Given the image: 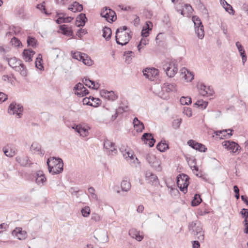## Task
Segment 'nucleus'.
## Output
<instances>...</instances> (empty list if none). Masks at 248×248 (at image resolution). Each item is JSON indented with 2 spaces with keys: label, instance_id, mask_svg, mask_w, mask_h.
Wrapping results in <instances>:
<instances>
[{
  "label": "nucleus",
  "instance_id": "f257e3e1",
  "mask_svg": "<svg viewBox=\"0 0 248 248\" xmlns=\"http://www.w3.org/2000/svg\"><path fill=\"white\" fill-rule=\"evenodd\" d=\"M188 230L195 239H198L201 243L204 242V231L202 225L198 221H192L189 223Z\"/></svg>",
  "mask_w": 248,
  "mask_h": 248
},
{
  "label": "nucleus",
  "instance_id": "f03ea898",
  "mask_svg": "<svg viewBox=\"0 0 248 248\" xmlns=\"http://www.w3.org/2000/svg\"><path fill=\"white\" fill-rule=\"evenodd\" d=\"M126 26H123L118 28L116 31L115 39L116 43L122 46L125 45L127 44L130 38H131L132 34L131 32H125L127 30Z\"/></svg>",
  "mask_w": 248,
  "mask_h": 248
},
{
  "label": "nucleus",
  "instance_id": "7ed1b4c3",
  "mask_svg": "<svg viewBox=\"0 0 248 248\" xmlns=\"http://www.w3.org/2000/svg\"><path fill=\"white\" fill-rule=\"evenodd\" d=\"M192 20L194 24L195 32L198 38L202 39L204 36V31L203 26L200 18L194 16L192 17Z\"/></svg>",
  "mask_w": 248,
  "mask_h": 248
},
{
  "label": "nucleus",
  "instance_id": "20e7f679",
  "mask_svg": "<svg viewBox=\"0 0 248 248\" xmlns=\"http://www.w3.org/2000/svg\"><path fill=\"white\" fill-rule=\"evenodd\" d=\"M189 177L184 173L180 174L177 177V184L180 190L186 193L187 191L189 185Z\"/></svg>",
  "mask_w": 248,
  "mask_h": 248
},
{
  "label": "nucleus",
  "instance_id": "39448f33",
  "mask_svg": "<svg viewBox=\"0 0 248 248\" xmlns=\"http://www.w3.org/2000/svg\"><path fill=\"white\" fill-rule=\"evenodd\" d=\"M72 58L82 62L86 65L90 66L93 64V61L86 54L80 52H71Z\"/></svg>",
  "mask_w": 248,
  "mask_h": 248
},
{
  "label": "nucleus",
  "instance_id": "423d86ee",
  "mask_svg": "<svg viewBox=\"0 0 248 248\" xmlns=\"http://www.w3.org/2000/svg\"><path fill=\"white\" fill-rule=\"evenodd\" d=\"M50 159H48L47 161V164L48 166V169L49 173H51L53 175L61 173L63 170V163L62 159H59L58 162L57 163V165L55 166L51 165L50 164Z\"/></svg>",
  "mask_w": 248,
  "mask_h": 248
},
{
  "label": "nucleus",
  "instance_id": "0eeeda50",
  "mask_svg": "<svg viewBox=\"0 0 248 248\" xmlns=\"http://www.w3.org/2000/svg\"><path fill=\"white\" fill-rule=\"evenodd\" d=\"M23 110V107L20 104L13 102L9 107L8 112L10 114L16 115L17 118H21Z\"/></svg>",
  "mask_w": 248,
  "mask_h": 248
},
{
  "label": "nucleus",
  "instance_id": "6e6552de",
  "mask_svg": "<svg viewBox=\"0 0 248 248\" xmlns=\"http://www.w3.org/2000/svg\"><path fill=\"white\" fill-rule=\"evenodd\" d=\"M100 15L102 17L105 18L106 20L109 22H113L117 18L115 12L107 7L103 8Z\"/></svg>",
  "mask_w": 248,
  "mask_h": 248
},
{
  "label": "nucleus",
  "instance_id": "1a4fd4ad",
  "mask_svg": "<svg viewBox=\"0 0 248 248\" xmlns=\"http://www.w3.org/2000/svg\"><path fill=\"white\" fill-rule=\"evenodd\" d=\"M143 75L151 81H154L158 78L159 71L155 68L145 69L143 71Z\"/></svg>",
  "mask_w": 248,
  "mask_h": 248
},
{
  "label": "nucleus",
  "instance_id": "9d476101",
  "mask_svg": "<svg viewBox=\"0 0 248 248\" xmlns=\"http://www.w3.org/2000/svg\"><path fill=\"white\" fill-rule=\"evenodd\" d=\"M94 236L98 241L101 243H106L108 241V232L105 230H95Z\"/></svg>",
  "mask_w": 248,
  "mask_h": 248
},
{
  "label": "nucleus",
  "instance_id": "9b49d317",
  "mask_svg": "<svg viewBox=\"0 0 248 248\" xmlns=\"http://www.w3.org/2000/svg\"><path fill=\"white\" fill-rule=\"evenodd\" d=\"M199 93L202 96L206 95H212L214 91L210 87H207L202 83H199L197 85Z\"/></svg>",
  "mask_w": 248,
  "mask_h": 248
},
{
  "label": "nucleus",
  "instance_id": "f8f14e48",
  "mask_svg": "<svg viewBox=\"0 0 248 248\" xmlns=\"http://www.w3.org/2000/svg\"><path fill=\"white\" fill-rule=\"evenodd\" d=\"M163 69L166 71V74L168 77L170 78L173 77L177 72V64L171 62L166 68L164 66Z\"/></svg>",
  "mask_w": 248,
  "mask_h": 248
},
{
  "label": "nucleus",
  "instance_id": "ddd939ff",
  "mask_svg": "<svg viewBox=\"0 0 248 248\" xmlns=\"http://www.w3.org/2000/svg\"><path fill=\"white\" fill-rule=\"evenodd\" d=\"M223 146H224L228 150L231 151L232 153H236L239 150V146L234 141L225 140L222 142Z\"/></svg>",
  "mask_w": 248,
  "mask_h": 248
},
{
  "label": "nucleus",
  "instance_id": "4468645a",
  "mask_svg": "<svg viewBox=\"0 0 248 248\" xmlns=\"http://www.w3.org/2000/svg\"><path fill=\"white\" fill-rule=\"evenodd\" d=\"M100 94L101 97L112 101L116 100L118 98L117 95H116L113 91L102 90L100 92Z\"/></svg>",
  "mask_w": 248,
  "mask_h": 248
},
{
  "label": "nucleus",
  "instance_id": "2eb2a0df",
  "mask_svg": "<svg viewBox=\"0 0 248 248\" xmlns=\"http://www.w3.org/2000/svg\"><path fill=\"white\" fill-rule=\"evenodd\" d=\"M12 233L13 236L20 240H25L27 237V232L23 231L22 229L20 227H16L13 231Z\"/></svg>",
  "mask_w": 248,
  "mask_h": 248
},
{
  "label": "nucleus",
  "instance_id": "dca6fc26",
  "mask_svg": "<svg viewBox=\"0 0 248 248\" xmlns=\"http://www.w3.org/2000/svg\"><path fill=\"white\" fill-rule=\"evenodd\" d=\"M187 144L192 148L201 152H205L207 150V148L203 144L196 142L192 140H188Z\"/></svg>",
  "mask_w": 248,
  "mask_h": 248
},
{
  "label": "nucleus",
  "instance_id": "f3484780",
  "mask_svg": "<svg viewBox=\"0 0 248 248\" xmlns=\"http://www.w3.org/2000/svg\"><path fill=\"white\" fill-rule=\"evenodd\" d=\"M75 94L78 96H83L89 93L88 90L81 83H78L74 87Z\"/></svg>",
  "mask_w": 248,
  "mask_h": 248
},
{
  "label": "nucleus",
  "instance_id": "a211bd4d",
  "mask_svg": "<svg viewBox=\"0 0 248 248\" xmlns=\"http://www.w3.org/2000/svg\"><path fill=\"white\" fill-rule=\"evenodd\" d=\"M146 181L153 185L158 184V179L156 175L150 171H147L145 174Z\"/></svg>",
  "mask_w": 248,
  "mask_h": 248
},
{
  "label": "nucleus",
  "instance_id": "6ab92c4d",
  "mask_svg": "<svg viewBox=\"0 0 248 248\" xmlns=\"http://www.w3.org/2000/svg\"><path fill=\"white\" fill-rule=\"evenodd\" d=\"M30 150L32 153L43 156L45 151L41 149V146L37 142H33L31 145Z\"/></svg>",
  "mask_w": 248,
  "mask_h": 248
},
{
  "label": "nucleus",
  "instance_id": "aec40b11",
  "mask_svg": "<svg viewBox=\"0 0 248 248\" xmlns=\"http://www.w3.org/2000/svg\"><path fill=\"white\" fill-rule=\"evenodd\" d=\"M35 177L36 183L39 186H43L46 180L45 174L41 170L36 172Z\"/></svg>",
  "mask_w": 248,
  "mask_h": 248
},
{
  "label": "nucleus",
  "instance_id": "412c9836",
  "mask_svg": "<svg viewBox=\"0 0 248 248\" xmlns=\"http://www.w3.org/2000/svg\"><path fill=\"white\" fill-rule=\"evenodd\" d=\"M141 139L146 144L149 141L148 144L150 147H152L154 145L155 142V139L153 138L152 135L150 133H144L142 136Z\"/></svg>",
  "mask_w": 248,
  "mask_h": 248
},
{
  "label": "nucleus",
  "instance_id": "4be33fe9",
  "mask_svg": "<svg viewBox=\"0 0 248 248\" xmlns=\"http://www.w3.org/2000/svg\"><path fill=\"white\" fill-rule=\"evenodd\" d=\"M104 147L106 149L108 150V151L112 154H115L117 153V149L115 143L108 140H105L104 142Z\"/></svg>",
  "mask_w": 248,
  "mask_h": 248
},
{
  "label": "nucleus",
  "instance_id": "5701e85b",
  "mask_svg": "<svg viewBox=\"0 0 248 248\" xmlns=\"http://www.w3.org/2000/svg\"><path fill=\"white\" fill-rule=\"evenodd\" d=\"M162 91L167 93L176 91V87L175 83H164L161 87Z\"/></svg>",
  "mask_w": 248,
  "mask_h": 248
},
{
  "label": "nucleus",
  "instance_id": "b1692460",
  "mask_svg": "<svg viewBox=\"0 0 248 248\" xmlns=\"http://www.w3.org/2000/svg\"><path fill=\"white\" fill-rule=\"evenodd\" d=\"M82 81L86 86L93 89L97 90L99 87L98 83L95 84L93 80H91L89 78H85L83 79Z\"/></svg>",
  "mask_w": 248,
  "mask_h": 248
},
{
  "label": "nucleus",
  "instance_id": "393cba45",
  "mask_svg": "<svg viewBox=\"0 0 248 248\" xmlns=\"http://www.w3.org/2000/svg\"><path fill=\"white\" fill-rule=\"evenodd\" d=\"M134 127L138 132H141L144 129V126L142 122L139 120L138 118L135 117L133 121Z\"/></svg>",
  "mask_w": 248,
  "mask_h": 248
},
{
  "label": "nucleus",
  "instance_id": "a878e982",
  "mask_svg": "<svg viewBox=\"0 0 248 248\" xmlns=\"http://www.w3.org/2000/svg\"><path fill=\"white\" fill-rule=\"evenodd\" d=\"M181 74L183 75V78L187 81H191L194 78V75L189 72L185 68H183L181 70Z\"/></svg>",
  "mask_w": 248,
  "mask_h": 248
},
{
  "label": "nucleus",
  "instance_id": "bb28decb",
  "mask_svg": "<svg viewBox=\"0 0 248 248\" xmlns=\"http://www.w3.org/2000/svg\"><path fill=\"white\" fill-rule=\"evenodd\" d=\"M16 161L21 166H26L30 165V160L27 156H17L16 157Z\"/></svg>",
  "mask_w": 248,
  "mask_h": 248
},
{
  "label": "nucleus",
  "instance_id": "cd10ccee",
  "mask_svg": "<svg viewBox=\"0 0 248 248\" xmlns=\"http://www.w3.org/2000/svg\"><path fill=\"white\" fill-rule=\"evenodd\" d=\"M16 71L18 72L23 77L27 76V69L24 64L21 62L20 64L18 65L16 68L14 69Z\"/></svg>",
  "mask_w": 248,
  "mask_h": 248
},
{
  "label": "nucleus",
  "instance_id": "c85d7f7f",
  "mask_svg": "<svg viewBox=\"0 0 248 248\" xmlns=\"http://www.w3.org/2000/svg\"><path fill=\"white\" fill-rule=\"evenodd\" d=\"M235 45L240 53V55L242 57V62L243 64H244L247 61V56L245 55V51L239 42H237Z\"/></svg>",
  "mask_w": 248,
  "mask_h": 248
},
{
  "label": "nucleus",
  "instance_id": "c756f323",
  "mask_svg": "<svg viewBox=\"0 0 248 248\" xmlns=\"http://www.w3.org/2000/svg\"><path fill=\"white\" fill-rule=\"evenodd\" d=\"M35 52L32 50L25 49L23 52V56L26 62H30L32 61V57Z\"/></svg>",
  "mask_w": 248,
  "mask_h": 248
},
{
  "label": "nucleus",
  "instance_id": "7c9ffc66",
  "mask_svg": "<svg viewBox=\"0 0 248 248\" xmlns=\"http://www.w3.org/2000/svg\"><path fill=\"white\" fill-rule=\"evenodd\" d=\"M68 9L70 11H73L74 12H80L83 10V6L78 2L75 1L72 4L71 6L68 8Z\"/></svg>",
  "mask_w": 248,
  "mask_h": 248
},
{
  "label": "nucleus",
  "instance_id": "2f4dec72",
  "mask_svg": "<svg viewBox=\"0 0 248 248\" xmlns=\"http://www.w3.org/2000/svg\"><path fill=\"white\" fill-rule=\"evenodd\" d=\"M87 19L86 17V15L84 14H80L77 17V22H78L79 24H77L78 27L84 26L85 24V23Z\"/></svg>",
  "mask_w": 248,
  "mask_h": 248
},
{
  "label": "nucleus",
  "instance_id": "473e14b6",
  "mask_svg": "<svg viewBox=\"0 0 248 248\" xmlns=\"http://www.w3.org/2000/svg\"><path fill=\"white\" fill-rule=\"evenodd\" d=\"M8 62L9 66L13 69H15L18 65L21 63V61L20 60H18L16 58L14 57L9 59Z\"/></svg>",
  "mask_w": 248,
  "mask_h": 248
},
{
  "label": "nucleus",
  "instance_id": "72a5a7b5",
  "mask_svg": "<svg viewBox=\"0 0 248 248\" xmlns=\"http://www.w3.org/2000/svg\"><path fill=\"white\" fill-rule=\"evenodd\" d=\"M103 37L106 39V40H108L111 35V30L110 28L105 27L103 29Z\"/></svg>",
  "mask_w": 248,
  "mask_h": 248
},
{
  "label": "nucleus",
  "instance_id": "f704fd0d",
  "mask_svg": "<svg viewBox=\"0 0 248 248\" xmlns=\"http://www.w3.org/2000/svg\"><path fill=\"white\" fill-rule=\"evenodd\" d=\"M121 187L122 191L127 192L131 188V184L127 181L123 180L121 182Z\"/></svg>",
  "mask_w": 248,
  "mask_h": 248
},
{
  "label": "nucleus",
  "instance_id": "c9c22d12",
  "mask_svg": "<svg viewBox=\"0 0 248 248\" xmlns=\"http://www.w3.org/2000/svg\"><path fill=\"white\" fill-rule=\"evenodd\" d=\"M202 201L201 196L199 194H196L194 195V199L191 202V205L193 206L198 205Z\"/></svg>",
  "mask_w": 248,
  "mask_h": 248
},
{
  "label": "nucleus",
  "instance_id": "e433bc0d",
  "mask_svg": "<svg viewBox=\"0 0 248 248\" xmlns=\"http://www.w3.org/2000/svg\"><path fill=\"white\" fill-rule=\"evenodd\" d=\"M124 56L125 57V62L129 63L132 60V58L134 57V52L132 51H128L124 53Z\"/></svg>",
  "mask_w": 248,
  "mask_h": 248
},
{
  "label": "nucleus",
  "instance_id": "4c0bfd02",
  "mask_svg": "<svg viewBox=\"0 0 248 248\" xmlns=\"http://www.w3.org/2000/svg\"><path fill=\"white\" fill-rule=\"evenodd\" d=\"M42 55L39 54L38 57L36 58V60L35 61V66L36 68L40 70H42L43 69L44 67L42 65V63L41 62L42 59Z\"/></svg>",
  "mask_w": 248,
  "mask_h": 248
},
{
  "label": "nucleus",
  "instance_id": "58836bf2",
  "mask_svg": "<svg viewBox=\"0 0 248 248\" xmlns=\"http://www.w3.org/2000/svg\"><path fill=\"white\" fill-rule=\"evenodd\" d=\"M181 104L183 105H189L192 102L191 98L189 97L182 96L180 99Z\"/></svg>",
  "mask_w": 248,
  "mask_h": 248
},
{
  "label": "nucleus",
  "instance_id": "ea45409f",
  "mask_svg": "<svg viewBox=\"0 0 248 248\" xmlns=\"http://www.w3.org/2000/svg\"><path fill=\"white\" fill-rule=\"evenodd\" d=\"M156 148L160 152H164L168 148V145L166 143L161 141L157 144Z\"/></svg>",
  "mask_w": 248,
  "mask_h": 248
},
{
  "label": "nucleus",
  "instance_id": "a19ab883",
  "mask_svg": "<svg viewBox=\"0 0 248 248\" xmlns=\"http://www.w3.org/2000/svg\"><path fill=\"white\" fill-rule=\"evenodd\" d=\"M88 192L90 194V197L94 201H98L97 195L94 193L95 189L93 187H90L88 188Z\"/></svg>",
  "mask_w": 248,
  "mask_h": 248
},
{
  "label": "nucleus",
  "instance_id": "79ce46f5",
  "mask_svg": "<svg viewBox=\"0 0 248 248\" xmlns=\"http://www.w3.org/2000/svg\"><path fill=\"white\" fill-rule=\"evenodd\" d=\"M160 165L161 162L159 160V159H158L157 161L154 162L150 165L157 171H160L162 170V168L160 166Z\"/></svg>",
  "mask_w": 248,
  "mask_h": 248
},
{
  "label": "nucleus",
  "instance_id": "37998d69",
  "mask_svg": "<svg viewBox=\"0 0 248 248\" xmlns=\"http://www.w3.org/2000/svg\"><path fill=\"white\" fill-rule=\"evenodd\" d=\"M195 105H196L198 106V107L202 109H205L207 105L208 102L205 101L203 100H198L195 104Z\"/></svg>",
  "mask_w": 248,
  "mask_h": 248
},
{
  "label": "nucleus",
  "instance_id": "c03bdc74",
  "mask_svg": "<svg viewBox=\"0 0 248 248\" xmlns=\"http://www.w3.org/2000/svg\"><path fill=\"white\" fill-rule=\"evenodd\" d=\"M240 214L243 216V217L245 218L244 222H245V224H248V209L243 208L240 212Z\"/></svg>",
  "mask_w": 248,
  "mask_h": 248
},
{
  "label": "nucleus",
  "instance_id": "a18cd8bd",
  "mask_svg": "<svg viewBox=\"0 0 248 248\" xmlns=\"http://www.w3.org/2000/svg\"><path fill=\"white\" fill-rule=\"evenodd\" d=\"M158 159L155 155L152 154H148L146 156V160L150 165Z\"/></svg>",
  "mask_w": 248,
  "mask_h": 248
},
{
  "label": "nucleus",
  "instance_id": "49530a36",
  "mask_svg": "<svg viewBox=\"0 0 248 248\" xmlns=\"http://www.w3.org/2000/svg\"><path fill=\"white\" fill-rule=\"evenodd\" d=\"M181 122L182 119L181 118L174 119L172 123V126L173 128L177 129L180 127Z\"/></svg>",
  "mask_w": 248,
  "mask_h": 248
},
{
  "label": "nucleus",
  "instance_id": "de8ad7c7",
  "mask_svg": "<svg viewBox=\"0 0 248 248\" xmlns=\"http://www.w3.org/2000/svg\"><path fill=\"white\" fill-rule=\"evenodd\" d=\"M4 154L9 157H12L15 155V150L13 149H5L4 150Z\"/></svg>",
  "mask_w": 248,
  "mask_h": 248
},
{
  "label": "nucleus",
  "instance_id": "09e8293b",
  "mask_svg": "<svg viewBox=\"0 0 248 248\" xmlns=\"http://www.w3.org/2000/svg\"><path fill=\"white\" fill-rule=\"evenodd\" d=\"M11 43L12 46L15 47H18L20 45H21V43L20 40L15 37H14L11 39Z\"/></svg>",
  "mask_w": 248,
  "mask_h": 248
},
{
  "label": "nucleus",
  "instance_id": "8fccbe9b",
  "mask_svg": "<svg viewBox=\"0 0 248 248\" xmlns=\"http://www.w3.org/2000/svg\"><path fill=\"white\" fill-rule=\"evenodd\" d=\"M60 29L62 31L63 34L64 35H69L70 34L72 33V32L68 30L67 26L65 25L60 26Z\"/></svg>",
  "mask_w": 248,
  "mask_h": 248
},
{
  "label": "nucleus",
  "instance_id": "3c124183",
  "mask_svg": "<svg viewBox=\"0 0 248 248\" xmlns=\"http://www.w3.org/2000/svg\"><path fill=\"white\" fill-rule=\"evenodd\" d=\"M81 214L84 217H88L90 214V209L89 207L86 206L82 209L81 211Z\"/></svg>",
  "mask_w": 248,
  "mask_h": 248
},
{
  "label": "nucleus",
  "instance_id": "603ef678",
  "mask_svg": "<svg viewBox=\"0 0 248 248\" xmlns=\"http://www.w3.org/2000/svg\"><path fill=\"white\" fill-rule=\"evenodd\" d=\"M223 0L225 1V4L227 5V7L225 8V10L227 12H228L230 14L233 15L234 14L235 12H234V10L233 9L232 6L230 4H229L225 1V0Z\"/></svg>",
  "mask_w": 248,
  "mask_h": 248
},
{
  "label": "nucleus",
  "instance_id": "864d4df0",
  "mask_svg": "<svg viewBox=\"0 0 248 248\" xmlns=\"http://www.w3.org/2000/svg\"><path fill=\"white\" fill-rule=\"evenodd\" d=\"M36 40L34 38L29 36L27 39V43L29 46H35Z\"/></svg>",
  "mask_w": 248,
  "mask_h": 248
},
{
  "label": "nucleus",
  "instance_id": "5fc2aeb1",
  "mask_svg": "<svg viewBox=\"0 0 248 248\" xmlns=\"http://www.w3.org/2000/svg\"><path fill=\"white\" fill-rule=\"evenodd\" d=\"M91 219L95 222H99L101 220V217L98 214L94 213L92 214Z\"/></svg>",
  "mask_w": 248,
  "mask_h": 248
},
{
  "label": "nucleus",
  "instance_id": "6e6d98bb",
  "mask_svg": "<svg viewBox=\"0 0 248 248\" xmlns=\"http://www.w3.org/2000/svg\"><path fill=\"white\" fill-rule=\"evenodd\" d=\"M128 110V107L127 106L124 107H119L118 109H116L117 112L119 113H123V112H126Z\"/></svg>",
  "mask_w": 248,
  "mask_h": 248
},
{
  "label": "nucleus",
  "instance_id": "4d7b16f0",
  "mask_svg": "<svg viewBox=\"0 0 248 248\" xmlns=\"http://www.w3.org/2000/svg\"><path fill=\"white\" fill-rule=\"evenodd\" d=\"M124 156L126 158L129 157L131 159H134L135 155H134L133 152L128 151L124 154Z\"/></svg>",
  "mask_w": 248,
  "mask_h": 248
},
{
  "label": "nucleus",
  "instance_id": "13d9d810",
  "mask_svg": "<svg viewBox=\"0 0 248 248\" xmlns=\"http://www.w3.org/2000/svg\"><path fill=\"white\" fill-rule=\"evenodd\" d=\"M216 133V135L220 136V139H224L225 138L223 135H226L227 133V129L217 131Z\"/></svg>",
  "mask_w": 248,
  "mask_h": 248
},
{
  "label": "nucleus",
  "instance_id": "bf43d9fd",
  "mask_svg": "<svg viewBox=\"0 0 248 248\" xmlns=\"http://www.w3.org/2000/svg\"><path fill=\"white\" fill-rule=\"evenodd\" d=\"M147 44H148V40L145 38H142L138 46V49L139 51H140L141 48V46L142 45H146Z\"/></svg>",
  "mask_w": 248,
  "mask_h": 248
},
{
  "label": "nucleus",
  "instance_id": "052dcab7",
  "mask_svg": "<svg viewBox=\"0 0 248 248\" xmlns=\"http://www.w3.org/2000/svg\"><path fill=\"white\" fill-rule=\"evenodd\" d=\"M139 232H138L136 229H131L129 231V235L132 238H135V237L136 236V233H138Z\"/></svg>",
  "mask_w": 248,
  "mask_h": 248
},
{
  "label": "nucleus",
  "instance_id": "680f3d73",
  "mask_svg": "<svg viewBox=\"0 0 248 248\" xmlns=\"http://www.w3.org/2000/svg\"><path fill=\"white\" fill-rule=\"evenodd\" d=\"M81 136H86V133L87 130L84 127L80 126L78 131V132Z\"/></svg>",
  "mask_w": 248,
  "mask_h": 248
},
{
  "label": "nucleus",
  "instance_id": "e2e57ef3",
  "mask_svg": "<svg viewBox=\"0 0 248 248\" xmlns=\"http://www.w3.org/2000/svg\"><path fill=\"white\" fill-rule=\"evenodd\" d=\"M184 113L189 117L192 116V111L189 108H184Z\"/></svg>",
  "mask_w": 248,
  "mask_h": 248
},
{
  "label": "nucleus",
  "instance_id": "0e129e2a",
  "mask_svg": "<svg viewBox=\"0 0 248 248\" xmlns=\"http://www.w3.org/2000/svg\"><path fill=\"white\" fill-rule=\"evenodd\" d=\"M233 190L234 192L235 193V197L236 198V199H239L240 198V195H239V189L237 186H233Z\"/></svg>",
  "mask_w": 248,
  "mask_h": 248
},
{
  "label": "nucleus",
  "instance_id": "69168bd1",
  "mask_svg": "<svg viewBox=\"0 0 248 248\" xmlns=\"http://www.w3.org/2000/svg\"><path fill=\"white\" fill-rule=\"evenodd\" d=\"M7 99V95L2 92H0V103L4 102Z\"/></svg>",
  "mask_w": 248,
  "mask_h": 248
},
{
  "label": "nucleus",
  "instance_id": "338daca9",
  "mask_svg": "<svg viewBox=\"0 0 248 248\" xmlns=\"http://www.w3.org/2000/svg\"><path fill=\"white\" fill-rule=\"evenodd\" d=\"M149 31L147 29L143 28L141 32V35L143 37H146L149 35Z\"/></svg>",
  "mask_w": 248,
  "mask_h": 248
},
{
  "label": "nucleus",
  "instance_id": "774afa93",
  "mask_svg": "<svg viewBox=\"0 0 248 248\" xmlns=\"http://www.w3.org/2000/svg\"><path fill=\"white\" fill-rule=\"evenodd\" d=\"M200 241L194 240L192 242V248H200Z\"/></svg>",
  "mask_w": 248,
  "mask_h": 248
}]
</instances>
